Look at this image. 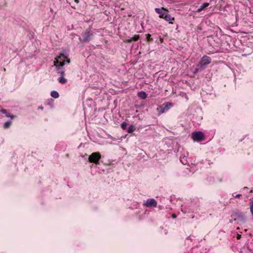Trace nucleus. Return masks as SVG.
<instances>
[{
    "instance_id": "f03ea898",
    "label": "nucleus",
    "mask_w": 253,
    "mask_h": 253,
    "mask_svg": "<svg viewBox=\"0 0 253 253\" xmlns=\"http://www.w3.org/2000/svg\"><path fill=\"white\" fill-rule=\"evenodd\" d=\"M101 159V154L99 152L92 153L88 157V161L94 163L96 165L99 164V160Z\"/></svg>"
},
{
    "instance_id": "a878e982",
    "label": "nucleus",
    "mask_w": 253,
    "mask_h": 253,
    "mask_svg": "<svg viewBox=\"0 0 253 253\" xmlns=\"http://www.w3.org/2000/svg\"><path fill=\"white\" fill-rule=\"evenodd\" d=\"M74 2L78 4L79 2V0H74Z\"/></svg>"
},
{
    "instance_id": "f8f14e48",
    "label": "nucleus",
    "mask_w": 253,
    "mask_h": 253,
    "mask_svg": "<svg viewBox=\"0 0 253 253\" xmlns=\"http://www.w3.org/2000/svg\"><path fill=\"white\" fill-rule=\"evenodd\" d=\"M0 112L5 114L7 117L10 118L11 119H13L16 118V116L10 115L9 113H8L7 110L5 109H2L0 110Z\"/></svg>"
},
{
    "instance_id": "b1692460",
    "label": "nucleus",
    "mask_w": 253,
    "mask_h": 253,
    "mask_svg": "<svg viewBox=\"0 0 253 253\" xmlns=\"http://www.w3.org/2000/svg\"><path fill=\"white\" fill-rule=\"evenodd\" d=\"M241 218V219L243 221H245V216L244 215V214H241L240 215H239Z\"/></svg>"
},
{
    "instance_id": "4468645a",
    "label": "nucleus",
    "mask_w": 253,
    "mask_h": 253,
    "mask_svg": "<svg viewBox=\"0 0 253 253\" xmlns=\"http://www.w3.org/2000/svg\"><path fill=\"white\" fill-rule=\"evenodd\" d=\"M50 95L54 98H57L59 96L58 92L55 90L52 91L50 93Z\"/></svg>"
},
{
    "instance_id": "393cba45",
    "label": "nucleus",
    "mask_w": 253,
    "mask_h": 253,
    "mask_svg": "<svg viewBox=\"0 0 253 253\" xmlns=\"http://www.w3.org/2000/svg\"><path fill=\"white\" fill-rule=\"evenodd\" d=\"M241 196V194H238L236 195L234 197H235V198H239V197H240Z\"/></svg>"
},
{
    "instance_id": "ddd939ff",
    "label": "nucleus",
    "mask_w": 253,
    "mask_h": 253,
    "mask_svg": "<svg viewBox=\"0 0 253 253\" xmlns=\"http://www.w3.org/2000/svg\"><path fill=\"white\" fill-rule=\"evenodd\" d=\"M138 96L141 98V99H145L147 97V94L145 91H141L138 93Z\"/></svg>"
},
{
    "instance_id": "39448f33",
    "label": "nucleus",
    "mask_w": 253,
    "mask_h": 253,
    "mask_svg": "<svg viewBox=\"0 0 253 253\" xmlns=\"http://www.w3.org/2000/svg\"><path fill=\"white\" fill-rule=\"evenodd\" d=\"M204 137V134L202 131H195L192 133V138L195 141L200 142L202 140Z\"/></svg>"
},
{
    "instance_id": "0eeeda50",
    "label": "nucleus",
    "mask_w": 253,
    "mask_h": 253,
    "mask_svg": "<svg viewBox=\"0 0 253 253\" xmlns=\"http://www.w3.org/2000/svg\"><path fill=\"white\" fill-rule=\"evenodd\" d=\"M67 59V57L65 56L63 54H61L59 56H58L57 58H55V60L54 61V64H61L62 63H64V65L65 63V60Z\"/></svg>"
},
{
    "instance_id": "c85d7f7f",
    "label": "nucleus",
    "mask_w": 253,
    "mask_h": 253,
    "mask_svg": "<svg viewBox=\"0 0 253 253\" xmlns=\"http://www.w3.org/2000/svg\"><path fill=\"white\" fill-rule=\"evenodd\" d=\"M240 237H241V235H238V237H237L238 239H239L240 238Z\"/></svg>"
},
{
    "instance_id": "20e7f679",
    "label": "nucleus",
    "mask_w": 253,
    "mask_h": 253,
    "mask_svg": "<svg viewBox=\"0 0 253 253\" xmlns=\"http://www.w3.org/2000/svg\"><path fill=\"white\" fill-rule=\"evenodd\" d=\"M211 62V58L206 55H204L201 59L200 62L198 65V67L204 68L205 66L209 64Z\"/></svg>"
},
{
    "instance_id": "423d86ee",
    "label": "nucleus",
    "mask_w": 253,
    "mask_h": 253,
    "mask_svg": "<svg viewBox=\"0 0 253 253\" xmlns=\"http://www.w3.org/2000/svg\"><path fill=\"white\" fill-rule=\"evenodd\" d=\"M143 205L148 208L156 207L157 205V202L153 198L148 199L145 203H144Z\"/></svg>"
},
{
    "instance_id": "dca6fc26",
    "label": "nucleus",
    "mask_w": 253,
    "mask_h": 253,
    "mask_svg": "<svg viewBox=\"0 0 253 253\" xmlns=\"http://www.w3.org/2000/svg\"><path fill=\"white\" fill-rule=\"evenodd\" d=\"M135 129V127L134 125H130L128 128H127V132L128 133H132V132H133V131Z\"/></svg>"
},
{
    "instance_id": "5701e85b",
    "label": "nucleus",
    "mask_w": 253,
    "mask_h": 253,
    "mask_svg": "<svg viewBox=\"0 0 253 253\" xmlns=\"http://www.w3.org/2000/svg\"><path fill=\"white\" fill-rule=\"evenodd\" d=\"M203 69V68H201L200 67H198L197 66V68H196L195 70L194 73L198 72L201 71Z\"/></svg>"
},
{
    "instance_id": "9d476101",
    "label": "nucleus",
    "mask_w": 253,
    "mask_h": 253,
    "mask_svg": "<svg viewBox=\"0 0 253 253\" xmlns=\"http://www.w3.org/2000/svg\"><path fill=\"white\" fill-rule=\"evenodd\" d=\"M166 21L169 22V23H172V21L174 20V17H172L170 14L167 12L164 18Z\"/></svg>"
},
{
    "instance_id": "a211bd4d",
    "label": "nucleus",
    "mask_w": 253,
    "mask_h": 253,
    "mask_svg": "<svg viewBox=\"0 0 253 253\" xmlns=\"http://www.w3.org/2000/svg\"><path fill=\"white\" fill-rule=\"evenodd\" d=\"M121 126L123 129H126L127 127V124L126 122H123Z\"/></svg>"
},
{
    "instance_id": "aec40b11",
    "label": "nucleus",
    "mask_w": 253,
    "mask_h": 253,
    "mask_svg": "<svg viewBox=\"0 0 253 253\" xmlns=\"http://www.w3.org/2000/svg\"><path fill=\"white\" fill-rule=\"evenodd\" d=\"M250 211H251V213L253 216V201H252L251 202H250Z\"/></svg>"
},
{
    "instance_id": "cd10ccee",
    "label": "nucleus",
    "mask_w": 253,
    "mask_h": 253,
    "mask_svg": "<svg viewBox=\"0 0 253 253\" xmlns=\"http://www.w3.org/2000/svg\"><path fill=\"white\" fill-rule=\"evenodd\" d=\"M67 63H70V60L69 59H67Z\"/></svg>"
},
{
    "instance_id": "1a4fd4ad",
    "label": "nucleus",
    "mask_w": 253,
    "mask_h": 253,
    "mask_svg": "<svg viewBox=\"0 0 253 253\" xmlns=\"http://www.w3.org/2000/svg\"><path fill=\"white\" fill-rule=\"evenodd\" d=\"M54 66L56 68V72L58 74H60L61 75H64V71L62 68L64 66V63L61 64H54Z\"/></svg>"
},
{
    "instance_id": "7ed1b4c3",
    "label": "nucleus",
    "mask_w": 253,
    "mask_h": 253,
    "mask_svg": "<svg viewBox=\"0 0 253 253\" xmlns=\"http://www.w3.org/2000/svg\"><path fill=\"white\" fill-rule=\"evenodd\" d=\"M172 105L171 103L166 102L159 106L157 108V111L160 114H163L168 111L172 107Z\"/></svg>"
},
{
    "instance_id": "9b49d317",
    "label": "nucleus",
    "mask_w": 253,
    "mask_h": 253,
    "mask_svg": "<svg viewBox=\"0 0 253 253\" xmlns=\"http://www.w3.org/2000/svg\"><path fill=\"white\" fill-rule=\"evenodd\" d=\"M209 5H210V4L208 2H205V3H202V5L199 8L197 9V10H196V12H201L203 10H204L206 7L209 6Z\"/></svg>"
},
{
    "instance_id": "7c9ffc66",
    "label": "nucleus",
    "mask_w": 253,
    "mask_h": 253,
    "mask_svg": "<svg viewBox=\"0 0 253 253\" xmlns=\"http://www.w3.org/2000/svg\"><path fill=\"white\" fill-rule=\"evenodd\" d=\"M248 189V188L247 187H244V189Z\"/></svg>"
},
{
    "instance_id": "6e6552de",
    "label": "nucleus",
    "mask_w": 253,
    "mask_h": 253,
    "mask_svg": "<svg viewBox=\"0 0 253 253\" xmlns=\"http://www.w3.org/2000/svg\"><path fill=\"white\" fill-rule=\"evenodd\" d=\"M156 12L159 14V17L161 18H164L167 13L166 9L163 7L161 8H156L155 9Z\"/></svg>"
},
{
    "instance_id": "c756f323",
    "label": "nucleus",
    "mask_w": 253,
    "mask_h": 253,
    "mask_svg": "<svg viewBox=\"0 0 253 253\" xmlns=\"http://www.w3.org/2000/svg\"><path fill=\"white\" fill-rule=\"evenodd\" d=\"M39 109H42H42H43V108H42V107H39Z\"/></svg>"
},
{
    "instance_id": "f257e3e1",
    "label": "nucleus",
    "mask_w": 253,
    "mask_h": 253,
    "mask_svg": "<svg viewBox=\"0 0 253 253\" xmlns=\"http://www.w3.org/2000/svg\"><path fill=\"white\" fill-rule=\"evenodd\" d=\"M81 42H89L93 39V33L90 30H86L82 33V38H79Z\"/></svg>"
},
{
    "instance_id": "412c9836",
    "label": "nucleus",
    "mask_w": 253,
    "mask_h": 253,
    "mask_svg": "<svg viewBox=\"0 0 253 253\" xmlns=\"http://www.w3.org/2000/svg\"><path fill=\"white\" fill-rule=\"evenodd\" d=\"M146 36L147 41L149 42L152 40V38H151V35L150 34H147L146 35Z\"/></svg>"
},
{
    "instance_id": "f3484780",
    "label": "nucleus",
    "mask_w": 253,
    "mask_h": 253,
    "mask_svg": "<svg viewBox=\"0 0 253 253\" xmlns=\"http://www.w3.org/2000/svg\"><path fill=\"white\" fill-rule=\"evenodd\" d=\"M11 125V122L9 121H7L4 123L3 125V127L5 129L8 128Z\"/></svg>"
},
{
    "instance_id": "bb28decb",
    "label": "nucleus",
    "mask_w": 253,
    "mask_h": 253,
    "mask_svg": "<svg viewBox=\"0 0 253 253\" xmlns=\"http://www.w3.org/2000/svg\"><path fill=\"white\" fill-rule=\"evenodd\" d=\"M172 216V218H175L176 217V215L174 214H173Z\"/></svg>"
},
{
    "instance_id": "4be33fe9",
    "label": "nucleus",
    "mask_w": 253,
    "mask_h": 253,
    "mask_svg": "<svg viewBox=\"0 0 253 253\" xmlns=\"http://www.w3.org/2000/svg\"><path fill=\"white\" fill-rule=\"evenodd\" d=\"M139 35H135L131 38V40L133 41H136L139 39Z\"/></svg>"
},
{
    "instance_id": "2eb2a0df",
    "label": "nucleus",
    "mask_w": 253,
    "mask_h": 253,
    "mask_svg": "<svg viewBox=\"0 0 253 253\" xmlns=\"http://www.w3.org/2000/svg\"><path fill=\"white\" fill-rule=\"evenodd\" d=\"M64 75H61L58 79V82L61 84H65L67 82V79L64 78Z\"/></svg>"
},
{
    "instance_id": "6ab92c4d",
    "label": "nucleus",
    "mask_w": 253,
    "mask_h": 253,
    "mask_svg": "<svg viewBox=\"0 0 253 253\" xmlns=\"http://www.w3.org/2000/svg\"><path fill=\"white\" fill-rule=\"evenodd\" d=\"M180 161L184 165H186L187 163V160L184 157L180 158Z\"/></svg>"
}]
</instances>
